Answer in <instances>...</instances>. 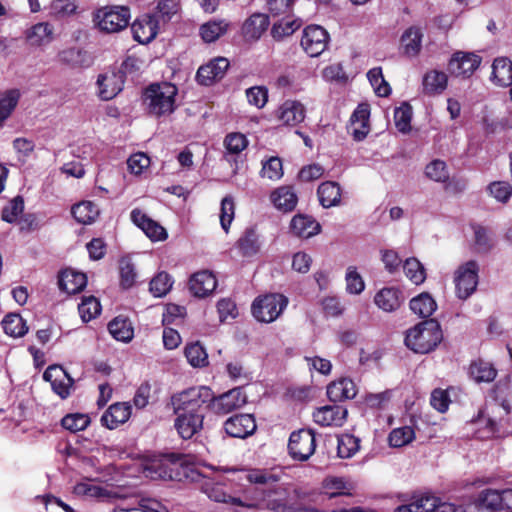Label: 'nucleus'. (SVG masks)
Here are the masks:
<instances>
[{
	"mask_svg": "<svg viewBox=\"0 0 512 512\" xmlns=\"http://www.w3.org/2000/svg\"><path fill=\"white\" fill-rule=\"evenodd\" d=\"M422 38L420 28L415 26L407 28L400 38L402 54L409 58L418 56L422 48Z\"/></svg>",
	"mask_w": 512,
	"mask_h": 512,
	"instance_id": "nucleus-28",
	"label": "nucleus"
},
{
	"mask_svg": "<svg viewBox=\"0 0 512 512\" xmlns=\"http://www.w3.org/2000/svg\"><path fill=\"white\" fill-rule=\"evenodd\" d=\"M59 61L70 68H88L92 65L90 54L78 47L64 49L58 54Z\"/></svg>",
	"mask_w": 512,
	"mask_h": 512,
	"instance_id": "nucleus-29",
	"label": "nucleus"
},
{
	"mask_svg": "<svg viewBox=\"0 0 512 512\" xmlns=\"http://www.w3.org/2000/svg\"><path fill=\"white\" fill-rule=\"evenodd\" d=\"M327 397L330 401L336 403L348 399H353L356 394V385L349 378H341L333 381L327 386Z\"/></svg>",
	"mask_w": 512,
	"mask_h": 512,
	"instance_id": "nucleus-26",
	"label": "nucleus"
},
{
	"mask_svg": "<svg viewBox=\"0 0 512 512\" xmlns=\"http://www.w3.org/2000/svg\"><path fill=\"white\" fill-rule=\"evenodd\" d=\"M415 438V432L410 426H403L393 429L389 436L388 441L390 446L399 448L409 444Z\"/></svg>",
	"mask_w": 512,
	"mask_h": 512,
	"instance_id": "nucleus-57",
	"label": "nucleus"
},
{
	"mask_svg": "<svg viewBox=\"0 0 512 512\" xmlns=\"http://www.w3.org/2000/svg\"><path fill=\"white\" fill-rule=\"evenodd\" d=\"M261 176L270 180H279L283 176L282 160L277 156L270 157L263 162Z\"/></svg>",
	"mask_w": 512,
	"mask_h": 512,
	"instance_id": "nucleus-62",
	"label": "nucleus"
},
{
	"mask_svg": "<svg viewBox=\"0 0 512 512\" xmlns=\"http://www.w3.org/2000/svg\"><path fill=\"white\" fill-rule=\"evenodd\" d=\"M229 68V61L224 57H217L201 65L196 73V81L203 86H210L221 80Z\"/></svg>",
	"mask_w": 512,
	"mask_h": 512,
	"instance_id": "nucleus-16",
	"label": "nucleus"
},
{
	"mask_svg": "<svg viewBox=\"0 0 512 512\" xmlns=\"http://www.w3.org/2000/svg\"><path fill=\"white\" fill-rule=\"evenodd\" d=\"M403 270L406 277L416 285L423 283L426 279L425 269L421 262L415 257L405 260L403 263Z\"/></svg>",
	"mask_w": 512,
	"mask_h": 512,
	"instance_id": "nucleus-52",
	"label": "nucleus"
},
{
	"mask_svg": "<svg viewBox=\"0 0 512 512\" xmlns=\"http://www.w3.org/2000/svg\"><path fill=\"white\" fill-rule=\"evenodd\" d=\"M4 332L12 337H22L28 332V326L17 313H9L2 320Z\"/></svg>",
	"mask_w": 512,
	"mask_h": 512,
	"instance_id": "nucleus-47",
	"label": "nucleus"
},
{
	"mask_svg": "<svg viewBox=\"0 0 512 512\" xmlns=\"http://www.w3.org/2000/svg\"><path fill=\"white\" fill-rule=\"evenodd\" d=\"M236 248L242 257H252L260 251L259 236L254 228H247L237 240Z\"/></svg>",
	"mask_w": 512,
	"mask_h": 512,
	"instance_id": "nucleus-38",
	"label": "nucleus"
},
{
	"mask_svg": "<svg viewBox=\"0 0 512 512\" xmlns=\"http://www.w3.org/2000/svg\"><path fill=\"white\" fill-rule=\"evenodd\" d=\"M250 483L261 485L263 501L269 509L275 512H291L292 507L287 502L288 492L279 483L280 476L267 470H254L247 475Z\"/></svg>",
	"mask_w": 512,
	"mask_h": 512,
	"instance_id": "nucleus-1",
	"label": "nucleus"
},
{
	"mask_svg": "<svg viewBox=\"0 0 512 512\" xmlns=\"http://www.w3.org/2000/svg\"><path fill=\"white\" fill-rule=\"evenodd\" d=\"M120 286L123 289L131 288L135 282L137 273L131 259L123 257L119 260Z\"/></svg>",
	"mask_w": 512,
	"mask_h": 512,
	"instance_id": "nucleus-54",
	"label": "nucleus"
},
{
	"mask_svg": "<svg viewBox=\"0 0 512 512\" xmlns=\"http://www.w3.org/2000/svg\"><path fill=\"white\" fill-rule=\"evenodd\" d=\"M246 403V395L241 388H234L219 396L213 394L211 410L218 415H225L241 408Z\"/></svg>",
	"mask_w": 512,
	"mask_h": 512,
	"instance_id": "nucleus-15",
	"label": "nucleus"
},
{
	"mask_svg": "<svg viewBox=\"0 0 512 512\" xmlns=\"http://www.w3.org/2000/svg\"><path fill=\"white\" fill-rule=\"evenodd\" d=\"M274 206L283 212H291L296 208L298 196L292 186H281L271 193Z\"/></svg>",
	"mask_w": 512,
	"mask_h": 512,
	"instance_id": "nucleus-32",
	"label": "nucleus"
},
{
	"mask_svg": "<svg viewBox=\"0 0 512 512\" xmlns=\"http://www.w3.org/2000/svg\"><path fill=\"white\" fill-rule=\"evenodd\" d=\"M478 507L482 512L501 511V491L486 489L478 497Z\"/></svg>",
	"mask_w": 512,
	"mask_h": 512,
	"instance_id": "nucleus-48",
	"label": "nucleus"
},
{
	"mask_svg": "<svg viewBox=\"0 0 512 512\" xmlns=\"http://www.w3.org/2000/svg\"><path fill=\"white\" fill-rule=\"evenodd\" d=\"M404 300L403 292L397 287H384L374 297L377 307L385 312L398 310Z\"/></svg>",
	"mask_w": 512,
	"mask_h": 512,
	"instance_id": "nucleus-25",
	"label": "nucleus"
},
{
	"mask_svg": "<svg viewBox=\"0 0 512 512\" xmlns=\"http://www.w3.org/2000/svg\"><path fill=\"white\" fill-rule=\"evenodd\" d=\"M498 371L494 364L482 358L471 361L468 368L469 377L476 383H490L497 377Z\"/></svg>",
	"mask_w": 512,
	"mask_h": 512,
	"instance_id": "nucleus-27",
	"label": "nucleus"
},
{
	"mask_svg": "<svg viewBox=\"0 0 512 512\" xmlns=\"http://www.w3.org/2000/svg\"><path fill=\"white\" fill-rule=\"evenodd\" d=\"M131 416V405L128 402H117L109 406L101 417V423L112 430L124 424Z\"/></svg>",
	"mask_w": 512,
	"mask_h": 512,
	"instance_id": "nucleus-24",
	"label": "nucleus"
},
{
	"mask_svg": "<svg viewBox=\"0 0 512 512\" xmlns=\"http://www.w3.org/2000/svg\"><path fill=\"white\" fill-rule=\"evenodd\" d=\"M87 285V276L83 272L66 268L59 272V289L69 295L80 293Z\"/></svg>",
	"mask_w": 512,
	"mask_h": 512,
	"instance_id": "nucleus-21",
	"label": "nucleus"
},
{
	"mask_svg": "<svg viewBox=\"0 0 512 512\" xmlns=\"http://www.w3.org/2000/svg\"><path fill=\"white\" fill-rule=\"evenodd\" d=\"M188 287L194 297L205 298L216 289L217 279L211 271L201 270L190 276Z\"/></svg>",
	"mask_w": 512,
	"mask_h": 512,
	"instance_id": "nucleus-17",
	"label": "nucleus"
},
{
	"mask_svg": "<svg viewBox=\"0 0 512 512\" xmlns=\"http://www.w3.org/2000/svg\"><path fill=\"white\" fill-rule=\"evenodd\" d=\"M173 279L165 271L156 274L150 281L149 290L155 297L165 296L172 288Z\"/></svg>",
	"mask_w": 512,
	"mask_h": 512,
	"instance_id": "nucleus-50",
	"label": "nucleus"
},
{
	"mask_svg": "<svg viewBox=\"0 0 512 512\" xmlns=\"http://www.w3.org/2000/svg\"><path fill=\"white\" fill-rule=\"evenodd\" d=\"M329 41L328 32L319 25L307 26L301 38V46L310 57H318L327 48Z\"/></svg>",
	"mask_w": 512,
	"mask_h": 512,
	"instance_id": "nucleus-10",
	"label": "nucleus"
},
{
	"mask_svg": "<svg viewBox=\"0 0 512 512\" xmlns=\"http://www.w3.org/2000/svg\"><path fill=\"white\" fill-rule=\"evenodd\" d=\"M99 208L92 201H82L72 206L71 214L80 224H91L99 216Z\"/></svg>",
	"mask_w": 512,
	"mask_h": 512,
	"instance_id": "nucleus-39",
	"label": "nucleus"
},
{
	"mask_svg": "<svg viewBox=\"0 0 512 512\" xmlns=\"http://www.w3.org/2000/svg\"><path fill=\"white\" fill-rule=\"evenodd\" d=\"M179 4L175 0H160L156 7V12L152 15L158 22L166 23L171 20L173 15L178 12Z\"/></svg>",
	"mask_w": 512,
	"mask_h": 512,
	"instance_id": "nucleus-63",
	"label": "nucleus"
},
{
	"mask_svg": "<svg viewBox=\"0 0 512 512\" xmlns=\"http://www.w3.org/2000/svg\"><path fill=\"white\" fill-rule=\"evenodd\" d=\"M131 31L135 41L149 43L158 34V20L151 15H144L132 23Z\"/></svg>",
	"mask_w": 512,
	"mask_h": 512,
	"instance_id": "nucleus-22",
	"label": "nucleus"
},
{
	"mask_svg": "<svg viewBox=\"0 0 512 512\" xmlns=\"http://www.w3.org/2000/svg\"><path fill=\"white\" fill-rule=\"evenodd\" d=\"M322 487L324 489V494L327 495L329 499L337 496L352 495L350 492L352 486L343 477H326L322 482Z\"/></svg>",
	"mask_w": 512,
	"mask_h": 512,
	"instance_id": "nucleus-40",
	"label": "nucleus"
},
{
	"mask_svg": "<svg viewBox=\"0 0 512 512\" xmlns=\"http://www.w3.org/2000/svg\"><path fill=\"white\" fill-rule=\"evenodd\" d=\"M110 334L118 341L129 342L133 338V328L126 318L116 317L108 324Z\"/></svg>",
	"mask_w": 512,
	"mask_h": 512,
	"instance_id": "nucleus-46",
	"label": "nucleus"
},
{
	"mask_svg": "<svg viewBox=\"0 0 512 512\" xmlns=\"http://www.w3.org/2000/svg\"><path fill=\"white\" fill-rule=\"evenodd\" d=\"M19 99L18 89H9L0 94V128L15 110Z\"/></svg>",
	"mask_w": 512,
	"mask_h": 512,
	"instance_id": "nucleus-43",
	"label": "nucleus"
},
{
	"mask_svg": "<svg viewBox=\"0 0 512 512\" xmlns=\"http://www.w3.org/2000/svg\"><path fill=\"white\" fill-rule=\"evenodd\" d=\"M448 83L447 75L438 70H431L425 73L422 81L423 92L426 95L441 94L446 88Z\"/></svg>",
	"mask_w": 512,
	"mask_h": 512,
	"instance_id": "nucleus-36",
	"label": "nucleus"
},
{
	"mask_svg": "<svg viewBox=\"0 0 512 512\" xmlns=\"http://www.w3.org/2000/svg\"><path fill=\"white\" fill-rule=\"evenodd\" d=\"M277 117L287 126H296L305 118V109L300 102L287 100L277 111Z\"/></svg>",
	"mask_w": 512,
	"mask_h": 512,
	"instance_id": "nucleus-30",
	"label": "nucleus"
},
{
	"mask_svg": "<svg viewBox=\"0 0 512 512\" xmlns=\"http://www.w3.org/2000/svg\"><path fill=\"white\" fill-rule=\"evenodd\" d=\"M95 26L105 33H117L130 22V10L126 6H104L93 13Z\"/></svg>",
	"mask_w": 512,
	"mask_h": 512,
	"instance_id": "nucleus-5",
	"label": "nucleus"
},
{
	"mask_svg": "<svg viewBox=\"0 0 512 512\" xmlns=\"http://www.w3.org/2000/svg\"><path fill=\"white\" fill-rule=\"evenodd\" d=\"M131 220L153 241L165 240L168 236L166 230L159 223L149 218L138 208L132 210Z\"/></svg>",
	"mask_w": 512,
	"mask_h": 512,
	"instance_id": "nucleus-20",
	"label": "nucleus"
},
{
	"mask_svg": "<svg viewBox=\"0 0 512 512\" xmlns=\"http://www.w3.org/2000/svg\"><path fill=\"white\" fill-rule=\"evenodd\" d=\"M43 379L51 384L53 392L61 399L69 397L74 379L62 366L56 364L48 366L43 373Z\"/></svg>",
	"mask_w": 512,
	"mask_h": 512,
	"instance_id": "nucleus-12",
	"label": "nucleus"
},
{
	"mask_svg": "<svg viewBox=\"0 0 512 512\" xmlns=\"http://www.w3.org/2000/svg\"><path fill=\"white\" fill-rule=\"evenodd\" d=\"M201 491L208 496L209 499L219 502L242 506L243 503L240 498L229 495L223 484L212 481L211 479L205 480L201 484Z\"/></svg>",
	"mask_w": 512,
	"mask_h": 512,
	"instance_id": "nucleus-31",
	"label": "nucleus"
},
{
	"mask_svg": "<svg viewBox=\"0 0 512 512\" xmlns=\"http://www.w3.org/2000/svg\"><path fill=\"white\" fill-rule=\"evenodd\" d=\"M474 231V242L478 253H488L494 246L486 227L479 224H472Z\"/></svg>",
	"mask_w": 512,
	"mask_h": 512,
	"instance_id": "nucleus-56",
	"label": "nucleus"
},
{
	"mask_svg": "<svg viewBox=\"0 0 512 512\" xmlns=\"http://www.w3.org/2000/svg\"><path fill=\"white\" fill-rule=\"evenodd\" d=\"M360 448V439L352 434H344L338 438L337 453L340 458H350Z\"/></svg>",
	"mask_w": 512,
	"mask_h": 512,
	"instance_id": "nucleus-55",
	"label": "nucleus"
},
{
	"mask_svg": "<svg viewBox=\"0 0 512 512\" xmlns=\"http://www.w3.org/2000/svg\"><path fill=\"white\" fill-rule=\"evenodd\" d=\"M212 400L213 391L207 386L191 387L171 397L174 413L199 414L204 417L207 410L211 409Z\"/></svg>",
	"mask_w": 512,
	"mask_h": 512,
	"instance_id": "nucleus-4",
	"label": "nucleus"
},
{
	"mask_svg": "<svg viewBox=\"0 0 512 512\" xmlns=\"http://www.w3.org/2000/svg\"><path fill=\"white\" fill-rule=\"evenodd\" d=\"M25 35L30 45L41 46L52 41L53 27L48 22H40L29 28Z\"/></svg>",
	"mask_w": 512,
	"mask_h": 512,
	"instance_id": "nucleus-37",
	"label": "nucleus"
},
{
	"mask_svg": "<svg viewBox=\"0 0 512 512\" xmlns=\"http://www.w3.org/2000/svg\"><path fill=\"white\" fill-rule=\"evenodd\" d=\"M24 210V199L21 195L14 197L1 212V219L7 223H14Z\"/></svg>",
	"mask_w": 512,
	"mask_h": 512,
	"instance_id": "nucleus-61",
	"label": "nucleus"
},
{
	"mask_svg": "<svg viewBox=\"0 0 512 512\" xmlns=\"http://www.w3.org/2000/svg\"><path fill=\"white\" fill-rule=\"evenodd\" d=\"M178 88L170 82L152 83L143 92L148 113L156 118L172 114L176 109Z\"/></svg>",
	"mask_w": 512,
	"mask_h": 512,
	"instance_id": "nucleus-3",
	"label": "nucleus"
},
{
	"mask_svg": "<svg viewBox=\"0 0 512 512\" xmlns=\"http://www.w3.org/2000/svg\"><path fill=\"white\" fill-rule=\"evenodd\" d=\"M435 502V498L423 496L409 504L398 506L395 512H432Z\"/></svg>",
	"mask_w": 512,
	"mask_h": 512,
	"instance_id": "nucleus-60",
	"label": "nucleus"
},
{
	"mask_svg": "<svg viewBox=\"0 0 512 512\" xmlns=\"http://www.w3.org/2000/svg\"><path fill=\"white\" fill-rule=\"evenodd\" d=\"M341 194L339 183L334 181H325L317 189L319 202L324 208L338 206L341 202Z\"/></svg>",
	"mask_w": 512,
	"mask_h": 512,
	"instance_id": "nucleus-33",
	"label": "nucleus"
},
{
	"mask_svg": "<svg viewBox=\"0 0 512 512\" xmlns=\"http://www.w3.org/2000/svg\"><path fill=\"white\" fill-rule=\"evenodd\" d=\"M89 424V416L81 413L67 414L61 420L62 427L72 433L85 430Z\"/></svg>",
	"mask_w": 512,
	"mask_h": 512,
	"instance_id": "nucleus-58",
	"label": "nucleus"
},
{
	"mask_svg": "<svg viewBox=\"0 0 512 512\" xmlns=\"http://www.w3.org/2000/svg\"><path fill=\"white\" fill-rule=\"evenodd\" d=\"M290 228L296 236L309 238L319 233L320 224L309 216L298 214L292 218Z\"/></svg>",
	"mask_w": 512,
	"mask_h": 512,
	"instance_id": "nucleus-34",
	"label": "nucleus"
},
{
	"mask_svg": "<svg viewBox=\"0 0 512 512\" xmlns=\"http://www.w3.org/2000/svg\"><path fill=\"white\" fill-rule=\"evenodd\" d=\"M347 415V409L336 403L318 407L312 414L314 422L321 427H341L346 422Z\"/></svg>",
	"mask_w": 512,
	"mask_h": 512,
	"instance_id": "nucleus-14",
	"label": "nucleus"
},
{
	"mask_svg": "<svg viewBox=\"0 0 512 512\" xmlns=\"http://www.w3.org/2000/svg\"><path fill=\"white\" fill-rule=\"evenodd\" d=\"M124 84L123 74H117L115 69L99 74L97 78L98 95L102 100H111L123 90Z\"/></svg>",
	"mask_w": 512,
	"mask_h": 512,
	"instance_id": "nucleus-18",
	"label": "nucleus"
},
{
	"mask_svg": "<svg viewBox=\"0 0 512 512\" xmlns=\"http://www.w3.org/2000/svg\"><path fill=\"white\" fill-rule=\"evenodd\" d=\"M257 429L253 414L239 413L227 418L223 423L224 432L231 438L245 439Z\"/></svg>",
	"mask_w": 512,
	"mask_h": 512,
	"instance_id": "nucleus-11",
	"label": "nucleus"
},
{
	"mask_svg": "<svg viewBox=\"0 0 512 512\" xmlns=\"http://www.w3.org/2000/svg\"><path fill=\"white\" fill-rule=\"evenodd\" d=\"M78 311L83 322L87 323L101 313L100 301L94 296L83 297Z\"/></svg>",
	"mask_w": 512,
	"mask_h": 512,
	"instance_id": "nucleus-51",
	"label": "nucleus"
},
{
	"mask_svg": "<svg viewBox=\"0 0 512 512\" xmlns=\"http://www.w3.org/2000/svg\"><path fill=\"white\" fill-rule=\"evenodd\" d=\"M159 477L166 480L182 482L192 478L193 468L187 464L186 455L168 453L153 465Z\"/></svg>",
	"mask_w": 512,
	"mask_h": 512,
	"instance_id": "nucleus-6",
	"label": "nucleus"
},
{
	"mask_svg": "<svg viewBox=\"0 0 512 512\" xmlns=\"http://www.w3.org/2000/svg\"><path fill=\"white\" fill-rule=\"evenodd\" d=\"M302 25L300 19H292L291 14L282 16V18L273 24L271 28V35L274 40L280 41L284 37L292 35Z\"/></svg>",
	"mask_w": 512,
	"mask_h": 512,
	"instance_id": "nucleus-41",
	"label": "nucleus"
},
{
	"mask_svg": "<svg viewBox=\"0 0 512 512\" xmlns=\"http://www.w3.org/2000/svg\"><path fill=\"white\" fill-rule=\"evenodd\" d=\"M229 27V23L225 20L208 21L201 25L200 35L204 42L212 43L223 36Z\"/></svg>",
	"mask_w": 512,
	"mask_h": 512,
	"instance_id": "nucleus-44",
	"label": "nucleus"
},
{
	"mask_svg": "<svg viewBox=\"0 0 512 512\" xmlns=\"http://www.w3.org/2000/svg\"><path fill=\"white\" fill-rule=\"evenodd\" d=\"M367 78L379 97H388L391 94V87L385 80L382 68L374 67L367 72Z\"/></svg>",
	"mask_w": 512,
	"mask_h": 512,
	"instance_id": "nucleus-49",
	"label": "nucleus"
},
{
	"mask_svg": "<svg viewBox=\"0 0 512 512\" xmlns=\"http://www.w3.org/2000/svg\"><path fill=\"white\" fill-rule=\"evenodd\" d=\"M492 80L501 87L512 84V61L507 57H498L492 64Z\"/></svg>",
	"mask_w": 512,
	"mask_h": 512,
	"instance_id": "nucleus-35",
	"label": "nucleus"
},
{
	"mask_svg": "<svg viewBox=\"0 0 512 512\" xmlns=\"http://www.w3.org/2000/svg\"><path fill=\"white\" fill-rule=\"evenodd\" d=\"M288 304V299L282 294L273 293L257 297L252 303V314L263 323L276 320Z\"/></svg>",
	"mask_w": 512,
	"mask_h": 512,
	"instance_id": "nucleus-7",
	"label": "nucleus"
},
{
	"mask_svg": "<svg viewBox=\"0 0 512 512\" xmlns=\"http://www.w3.org/2000/svg\"><path fill=\"white\" fill-rule=\"evenodd\" d=\"M316 450V436L311 429L293 431L288 441V452L292 459L307 461Z\"/></svg>",
	"mask_w": 512,
	"mask_h": 512,
	"instance_id": "nucleus-8",
	"label": "nucleus"
},
{
	"mask_svg": "<svg viewBox=\"0 0 512 512\" xmlns=\"http://www.w3.org/2000/svg\"><path fill=\"white\" fill-rule=\"evenodd\" d=\"M425 175L430 180L435 182L445 183V189L448 190L452 184L449 182V171L446 163L440 159H434L430 163H428L425 167Z\"/></svg>",
	"mask_w": 512,
	"mask_h": 512,
	"instance_id": "nucleus-45",
	"label": "nucleus"
},
{
	"mask_svg": "<svg viewBox=\"0 0 512 512\" xmlns=\"http://www.w3.org/2000/svg\"><path fill=\"white\" fill-rule=\"evenodd\" d=\"M224 146L228 153L237 155L247 148L248 140L244 134L233 132L226 135Z\"/></svg>",
	"mask_w": 512,
	"mask_h": 512,
	"instance_id": "nucleus-64",
	"label": "nucleus"
},
{
	"mask_svg": "<svg viewBox=\"0 0 512 512\" xmlns=\"http://www.w3.org/2000/svg\"><path fill=\"white\" fill-rule=\"evenodd\" d=\"M177 415L174 421V427L179 436L188 440L203 428L204 416L199 414L186 415L185 413H175Z\"/></svg>",
	"mask_w": 512,
	"mask_h": 512,
	"instance_id": "nucleus-23",
	"label": "nucleus"
},
{
	"mask_svg": "<svg viewBox=\"0 0 512 512\" xmlns=\"http://www.w3.org/2000/svg\"><path fill=\"white\" fill-rule=\"evenodd\" d=\"M481 60L474 53L457 51L448 62V71L456 77L469 78L480 66Z\"/></svg>",
	"mask_w": 512,
	"mask_h": 512,
	"instance_id": "nucleus-13",
	"label": "nucleus"
},
{
	"mask_svg": "<svg viewBox=\"0 0 512 512\" xmlns=\"http://www.w3.org/2000/svg\"><path fill=\"white\" fill-rule=\"evenodd\" d=\"M479 266L475 260L467 261L455 272L456 295L459 299L466 300L476 290L478 285Z\"/></svg>",
	"mask_w": 512,
	"mask_h": 512,
	"instance_id": "nucleus-9",
	"label": "nucleus"
},
{
	"mask_svg": "<svg viewBox=\"0 0 512 512\" xmlns=\"http://www.w3.org/2000/svg\"><path fill=\"white\" fill-rule=\"evenodd\" d=\"M269 25L267 14L253 13L242 24L241 34L246 42H255L267 31Z\"/></svg>",
	"mask_w": 512,
	"mask_h": 512,
	"instance_id": "nucleus-19",
	"label": "nucleus"
},
{
	"mask_svg": "<svg viewBox=\"0 0 512 512\" xmlns=\"http://www.w3.org/2000/svg\"><path fill=\"white\" fill-rule=\"evenodd\" d=\"M412 107L409 103H402L394 111V122L397 129L402 133H407L411 129Z\"/></svg>",
	"mask_w": 512,
	"mask_h": 512,
	"instance_id": "nucleus-59",
	"label": "nucleus"
},
{
	"mask_svg": "<svg viewBox=\"0 0 512 512\" xmlns=\"http://www.w3.org/2000/svg\"><path fill=\"white\" fill-rule=\"evenodd\" d=\"M412 312L419 317L427 318L433 314L437 308L435 300L429 293H421L412 298L409 303Z\"/></svg>",
	"mask_w": 512,
	"mask_h": 512,
	"instance_id": "nucleus-42",
	"label": "nucleus"
},
{
	"mask_svg": "<svg viewBox=\"0 0 512 512\" xmlns=\"http://www.w3.org/2000/svg\"><path fill=\"white\" fill-rule=\"evenodd\" d=\"M184 354L193 367H204L208 364V355L199 342L188 344L185 347Z\"/></svg>",
	"mask_w": 512,
	"mask_h": 512,
	"instance_id": "nucleus-53",
	"label": "nucleus"
},
{
	"mask_svg": "<svg viewBox=\"0 0 512 512\" xmlns=\"http://www.w3.org/2000/svg\"><path fill=\"white\" fill-rule=\"evenodd\" d=\"M443 340L440 323L436 319L424 320L407 330L404 343L417 354L434 351Z\"/></svg>",
	"mask_w": 512,
	"mask_h": 512,
	"instance_id": "nucleus-2",
	"label": "nucleus"
}]
</instances>
